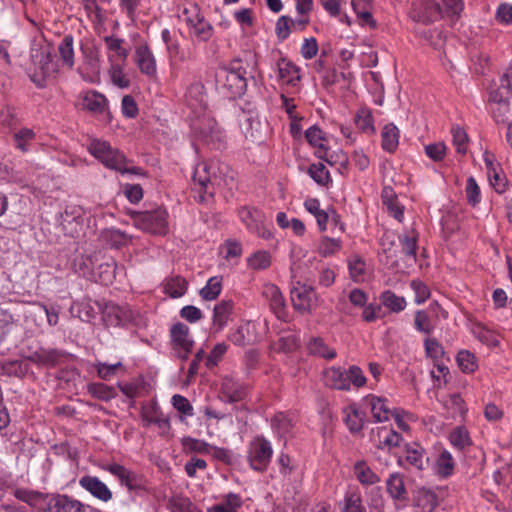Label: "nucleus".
<instances>
[{
  "mask_svg": "<svg viewBox=\"0 0 512 512\" xmlns=\"http://www.w3.org/2000/svg\"><path fill=\"white\" fill-rule=\"evenodd\" d=\"M246 67L236 59L215 71V87L219 94L229 99L242 96L247 89Z\"/></svg>",
  "mask_w": 512,
  "mask_h": 512,
  "instance_id": "obj_3",
  "label": "nucleus"
},
{
  "mask_svg": "<svg viewBox=\"0 0 512 512\" xmlns=\"http://www.w3.org/2000/svg\"><path fill=\"white\" fill-rule=\"evenodd\" d=\"M495 19L500 24L511 25L512 24V4H509V3L500 4L496 9Z\"/></svg>",
  "mask_w": 512,
  "mask_h": 512,
  "instance_id": "obj_64",
  "label": "nucleus"
},
{
  "mask_svg": "<svg viewBox=\"0 0 512 512\" xmlns=\"http://www.w3.org/2000/svg\"><path fill=\"white\" fill-rule=\"evenodd\" d=\"M451 133L452 142L456 149V152L458 154L465 155L469 146L467 133L463 128L459 126L453 127Z\"/></svg>",
  "mask_w": 512,
  "mask_h": 512,
  "instance_id": "obj_54",
  "label": "nucleus"
},
{
  "mask_svg": "<svg viewBox=\"0 0 512 512\" xmlns=\"http://www.w3.org/2000/svg\"><path fill=\"white\" fill-rule=\"evenodd\" d=\"M221 393L229 403L241 401L245 397V389L243 385L231 377L223 378Z\"/></svg>",
  "mask_w": 512,
  "mask_h": 512,
  "instance_id": "obj_27",
  "label": "nucleus"
},
{
  "mask_svg": "<svg viewBox=\"0 0 512 512\" xmlns=\"http://www.w3.org/2000/svg\"><path fill=\"white\" fill-rule=\"evenodd\" d=\"M134 61L142 74L149 78L157 76L156 58L148 44L143 43L135 48Z\"/></svg>",
  "mask_w": 512,
  "mask_h": 512,
  "instance_id": "obj_11",
  "label": "nucleus"
},
{
  "mask_svg": "<svg viewBox=\"0 0 512 512\" xmlns=\"http://www.w3.org/2000/svg\"><path fill=\"white\" fill-rule=\"evenodd\" d=\"M456 360L459 368L464 373H473L478 367L475 355L468 350H461Z\"/></svg>",
  "mask_w": 512,
  "mask_h": 512,
  "instance_id": "obj_53",
  "label": "nucleus"
},
{
  "mask_svg": "<svg viewBox=\"0 0 512 512\" xmlns=\"http://www.w3.org/2000/svg\"><path fill=\"white\" fill-rule=\"evenodd\" d=\"M272 454L270 442L259 436L250 442L247 458L252 469L263 472L267 469Z\"/></svg>",
  "mask_w": 512,
  "mask_h": 512,
  "instance_id": "obj_9",
  "label": "nucleus"
},
{
  "mask_svg": "<svg viewBox=\"0 0 512 512\" xmlns=\"http://www.w3.org/2000/svg\"><path fill=\"white\" fill-rule=\"evenodd\" d=\"M487 178L490 185L497 193L505 192L508 180L501 167L497 168L496 170L492 169V171L487 174Z\"/></svg>",
  "mask_w": 512,
  "mask_h": 512,
  "instance_id": "obj_57",
  "label": "nucleus"
},
{
  "mask_svg": "<svg viewBox=\"0 0 512 512\" xmlns=\"http://www.w3.org/2000/svg\"><path fill=\"white\" fill-rule=\"evenodd\" d=\"M39 64L41 72L34 74L31 79L38 87H43L47 79L55 77L58 72V65L48 54L41 55Z\"/></svg>",
  "mask_w": 512,
  "mask_h": 512,
  "instance_id": "obj_25",
  "label": "nucleus"
},
{
  "mask_svg": "<svg viewBox=\"0 0 512 512\" xmlns=\"http://www.w3.org/2000/svg\"><path fill=\"white\" fill-rule=\"evenodd\" d=\"M348 269L353 281H364L366 276V263L361 257L357 255L350 257L348 259Z\"/></svg>",
  "mask_w": 512,
  "mask_h": 512,
  "instance_id": "obj_49",
  "label": "nucleus"
},
{
  "mask_svg": "<svg viewBox=\"0 0 512 512\" xmlns=\"http://www.w3.org/2000/svg\"><path fill=\"white\" fill-rule=\"evenodd\" d=\"M187 105L195 112H201L206 107L207 95L202 83L191 84L185 94Z\"/></svg>",
  "mask_w": 512,
  "mask_h": 512,
  "instance_id": "obj_22",
  "label": "nucleus"
},
{
  "mask_svg": "<svg viewBox=\"0 0 512 512\" xmlns=\"http://www.w3.org/2000/svg\"><path fill=\"white\" fill-rule=\"evenodd\" d=\"M35 133L32 129L21 128L14 133L15 147L22 152H27L31 149L32 143L35 140Z\"/></svg>",
  "mask_w": 512,
  "mask_h": 512,
  "instance_id": "obj_47",
  "label": "nucleus"
},
{
  "mask_svg": "<svg viewBox=\"0 0 512 512\" xmlns=\"http://www.w3.org/2000/svg\"><path fill=\"white\" fill-rule=\"evenodd\" d=\"M58 52L63 66L68 69L74 67V39L72 35H65L58 45Z\"/></svg>",
  "mask_w": 512,
  "mask_h": 512,
  "instance_id": "obj_36",
  "label": "nucleus"
},
{
  "mask_svg": "<svg viewBox=\"0 0 512 512\" xmlns=\"http://www.w3.org/2000/svg\"><path fill=\"white\" fill-rule=\"evenodd\" d=\"M418 20L423 22H434L443 17V11L435 0H420Z\"/></svg>",
  "mask_w": 512,
  "mask_h": 512,
  "instance_id": "obj_29",
  "label": "nucleus"
},
{
  "mask_svg": "<svg viewBox=\"0 0 512 512\" xmlns=\"http://www.w3.org/2000/svg\"><path fill=\"white\" fill-rule=\"evenodd\" d=\"M255 322H245L240 325L233 334L232 339L239 345L251 344L258 340V336L251 332Z\"/></svg>",
  "mask_w": 512,
  "mask_h": 512,
  "instance_id": "obj_43",
  "label": "nucleus"
},
{
  "mask_svg": "<svg viewBox=\"0 0 512 512\" xmlns=\"http://www.w3.org/2000/svg\"><path fill=\"white\" fill-rule=\"evenodd\" d=\"M474 336L479 339L482 343L497 346L499 341L497 339V334L487 328L482 322H474L473 327L471 328Z\"/></svg>",
  "mask_w": 512,
  "mask_h": 512,
  "instance_id": "obj_44",
  "label": "nucleus"
},
{
  "mask_svg": "<svg viewBox=\"0 0 512 512\" xmlns=\"http://www.w3.org/2000/svg\"><path fill=\"white\" fill-rule=\"evenodd\" d=\"M290 273L292 279L291 301L293 307L301 313L310 312L317 305V296L312 285L313 271L303 270L300 259L291 255Z\"/></svg>",
  "mask_w": 512,
  "mask_h": 512,
  "instance_id": "obj_2",
  "label": "nucleus"
},
{
  "mask_svg": "<svg viewBox=\"0 0 512 512\" xmlns=\"http://www.w3.org/2000/svg\"><path fill=\"white\" fill-rule=\"evenodd\" d=\"M453 469L454 460L452 455L446 450L442 451L437 459L438 474L443 477H447L452 474Z\"/></svg>",
  "mask_w": 512,
  "mask_h": 512,
  "instance_id": "obj_58",
  "label": "nucleus"
},
{
  "mask_svg": "<svg viewBox=\"0 0 512 512\" xmlns=\"http://www.w3.org/2000/svg\"><path fill=\"white\" fill-rule=\"evenodd\" d=\"M506 89H498L491 91L489 96V111L497 122H503L506 113L508 112V96Z\"/></svg>",
  "mask_w": 512,
  "mask_h": 512,
  "instance_id": "obj_17",
  "label": "nucleus"
},
{
  "mask_svg": "<svg viewBox=\"0 0 512 512\" xmlns=\"http://www.w3.org/2000/svg\"><path fill=\"white\" fill-rule=\"evenodd\" d=\"M308 143L315 149L317 158L332 164L329 157V141L325 133L317 126H311L305 132Z\"/></svg>",
  "mask_w": 512,
  "mask_h": 512,
  "instance_id": "obj_12",
  "label": "nucleus"
},
{
  "mask_svg": "<svg viewBox=\"0 0 512 512\" xmlns=\"http://www.w3.org/2000/svg\"><path fill=\"white\" fill-rule=\"evenodd\" d=\"M84 109L92 113L99 121L108 124L112 121V113L106 96L96 90H88L81 95Z\"/></svg>",
  "mask_w": 512,
  "mask_h": 512,
  "instance_id": "obj_8",
  "label": "nucleus"
},
{
  "mask_svg": "<svg viewBox=\"0 0 512 512\" xmlns=\"http://www.w3.org/2000/svg\"><path fill=\"white\" fill-rule=\"evenodd\" d=\"M400 131L393 123L385 124L381 130V147L388 153H393L399 145Z\"/></svg>",
  "mask_w": 512,
  "mask_h": 512,
  "instance_id": "obj_30",
  "label": "nucleus"
},
{
  "mask_svg": "<svg viewBox=\"0 0 512 512\" xmlns=\"http://www.w3.org/2000/svg\"><path fill=\"white\" fill-rule=\"evenodd\" d=\"M188 288L186 279L180 275L167 277L162 283V291L171 298L182 297Z\"/></svg>",
  "mask_w": 512,
  "mask_h": 512,
  "instance_id": "obj_28",
  "label": "nucleus"
},
{
  "mask_svg": "<svg viewBox=\"0 0 512 512\" xmlns=\"http://www.w3.org/2000/svg\"><path fill=\"white\" fill-rule=\"evenodd\" d=\"M373 418L377 422L389 420L391 415L390 409L386 405V400L380 397H372L369 400Z\"/></svg>",
  "mask_w": 512,
  "mask_h": 512,
  "instance_id": "obj_48",
  "label": "nucleus"
},
{
  "mask_svg": "<svg viewBox=\"0 0 512 512\" xmlns=\"http://www.w3.org/2000/svg\"><path fill=\"white\" fill-rule=\"evenodd\" d=\"M324 382L327 386L338 390H349V377L346 370L331 367L324 372Z\"/></svg>",
  "mask_w": 512,
  "mask_h": 512,
  "instance_id": "obj_26",
  "label": "nucleus"
},
{
  "mask_svg": "<svg viewBox=\"0 0 512 512\" xmlns=\"http://www.w3.org/2000/svg\"><path fill=\"white\" fill-rule=\"evenodd\" d=\"M135 225L146 232L165 235L168 232V212L159 207L153 211L139 212L135 216Z\"/></svg>",
  "mask_w": 512,
  "mask_h": 512,
  "instance_id": "obj_7",
  "label": "nucleus"
},
{
  "mask_svg": "<svg viewBox=\"0 0 512 512\" xmlns=\"http://www.w3.org/2000/svg\"><path fill=\"white\" fill-rule=\"evenodd\" d=\"M79 484L101 501L107 502L112 498V492L107 485L95 476H83Z\"/></svg>",
  "mask_w": 512,
  "mask_h": 512,
  "instance_id": "obj_20",
  "label": "nucleus"
},
{
  "mask_svg": "<svg viewBox=\"0 0 512 512\" xmlns=\"http://www.w3.org/2000/svg\"><path fill=\"white\" fill-rule=\"evenodd\" d=\"M65 353L57 349H43L40 348L37 351L27 356V360L42 366L54 367L56 366Z\"/></svg>",
  "mask_w": 512,
  "mask_h": 512,
  "instance_id": "obj_23",
  "label": "nucleus"
},
{
  "mask_svg": "<svg viewBox=\"0 0 512 512\" xmlns=\"http://www.w3.org/2000/svg\"><path fill=\"white\" fill-rule=\"evenodd\" d=\"M105 314L112 320H129L133 318L132 311L127 307H121L118 305L111 304L106 307Z\"/></svg>",
  "mask_w": 512,
  "mask_h": 512,
  "instance_id": "obj_62",
  "label": "nucleus"
},
{
  "mask_svg": "<svg viewBox=\"0 0 512 512\" xmlns=\"http://www.w3.org/2000/svg\"><path fill=\"white\" fill-rule=\"evenodd\" d=\"M371 440L378 449H391L400 445L402 436L393 429L380 427L372 430Z\"/></svg>",
  "mask_w": 512,
  "mask_h": 512,
  "instance_id": "obj_19",
  "label": "nucleus"
},
{
  "mask_svg": "<svg viewBox=\"0 0 512 512\" xmlns=\"http://www.w3.org/2000/svg\"><path fill=\"white\" fill-rule=\"evenodd\" d=\"M386 489L390 497L395 501H405L408 498L403 477L399 473L389 475L386 480Z\"/></svg>",
  "mask_w": 512,
  "mask_h": 512,
  "instance_id": "obj_31",
  "label": "nucleus"
},
{
  "mask_svg": "<svg viewBox=\"0 0 512 512\" xmlns=\"http://www.w3.org/2000/svg\"><path fill=\"white\" fill-rule=\"evenodd\" d=\"M278 343L279 350L284 353H291L300 347L299 337L292 332L285 333L284 335L280 336Z\"/></svg>",
  "mask_w": 512,
  "mask_h": 512,
  "instance_id": "obj_59",
  "label": "nucleus"
},
{
  "mask_svg": "<svg viewBox=\"0 0 512 512\" xmlns=\"http://www.w3.org/2000/svg\"><path fill=\"white\" fill-rule=\"evenodd\" d=\"M101 240L111 248H118L130 243L131 238L117 228H106L100 233Z\"/></svg>",
  "mask_w": 512,
  "mask_h": 512,
  "instance_id": "obj_33",
  "label": "nucleus"
},
{
  "mask_svg": "<svg viewBox=\"0 0 512 512\" xmlns=\"http://www.w3.org/2000/svg\"><path fill=\"white\" fill-rule=\"evenodd\" d=\"M381 304L392 312H400L406 307L404 297L398 296L390 290L384 291L380 296Z\"/></svg>",
  "mask_w": 512,
  "mask_h": 512,
  "instance_id": "obj_46",
  "label": "nucleus"
},
{
  "mask_svg": "<svg viewBox=\"0 0 512 512\" xmlns=\"http://www.w3.org/2000/svg\"><path fill=\"white\" fill-rule=\"evenodd\" d=\"M451 444L459 450H464L471 445V439L467 429L464 427L455 428L449 435Z\"/></svg>",
  "mask_w": 512,
  "mask_h": 512,
  "instance_id": "obj_55",
  "label": "nucleus"
},
{
  "mask_svg": "<svg viewBox=\"0 0 512 512\" xmlns=\"http://www.w3.org/2000/svg\"><path fill=\"white\" fill-rule=\"evenodd\" d=\"M307 347L311 354L323 358L333 359L336 356L335 350H329L324 341L319 337L312 338Z\"/></svg>",
  "mask_w": 512,
  "mask_h": 512,
  "instance_id": "obj_56",
  "label": "nucleus"
},
{
  "mask_svg": "<svg viewBox=\"0 0 512 512\" xmlns=\"http://www.w3.org/2000/svg\"><path fill=\"white\" fill-rule=\"evenodd\" d=\"M46 512H86V507L78 500L58 494L49 500Z\"/></svg>",
  "mask_w": 512,
  "mask_h": 512,
  "instance_id": "obj_18",
  "label": "nucleus"
},
{
  "mask_svg": "<svg viewBox=\"0 0 512 512\" xmlns=\"http://www.w3.org/2000/svg\"><path fill=\"white\" fill-rule=\"evenodd\" d=\"M355 122L358 128L366 134L376 132L372 111L367 107H361L355 116Z\"/></svg>",
  "mask_w": 512,
  "mask_h": 512,
  "instance_id": "obj_40",
  "label": "nucleus"
},
{
  "mask_svg": "<svg viewBox=\"0 0 512 512\" xmlns=\"http://www.w3.org/2000/svg\"><path fill=\"white\" fill-rule=\"evenodd\" d=\"M263 297L269 301L270 309L278 320L285 317V300L279 287L273 283H265L262 287Z\"/></svg>",
  "mask_w": 512,
  "mask_h": 512,
  "instance_id": "obj_15",
  "label": "nucleus"
},
{
  "mask_svg": "<svg viewBox=\"0 0 512 512\" xmlns=\"http://www.w3.org/2000/svg\"><path fill=\"white\" fill-rule=\"evenodd\" d=\"M309 176L320 186H327L330 182V173L323 163L311 164L308 168Z\"/></svg>",
  "mask_w": 512,
  "mask_h": 512,
  "instance_id": "obj_51",
  "label": "nucleus"
},
{
  "mask_svg": "<svg viewBox=\"0 0 512 512\" xmlns=\"http://www.w3.org/2000/svg\"><path fill=\"white\" fill-rule=\"evenodd\" d=\"M342 249V241L339 238L323 236L317 245V252L323 257H331Z\"/></svg>",
  "mask_w": 512,
  "mask_h": 512,
  "instance_id": "obj_41",
  "label": "nucleus"
},
{
  "mask_svg": "<svg viewBox=\"0 0 512 512\" xmlns=\"http://www.w3.org/2000/svg\"><path fill=\"white\" fill-rule=\"evenodd\" d=\"M222 290V278L219 276H214L208 279L206 285L200 290V296L204 300H214L216 299Z\"/></svg>",
  "mask_w": 512,
  "mask_h": 512,
  "instance_id": "obj_50",
  "label": "nucleus"
},
{
  "mask_svg": "<svg viewBox=\"0 0 512 512\" xmlns=\"http://www.w3.org/2000/svg\"><path fill=\"white\" fill-rule=\"evenodd\" d=\"M89 392L93 397L103 401H109L116 396L115 389L103 383H95L89 386Z\"/></svg>",
  "mask_w": 512,
  "mask_h": 512,
  "instance_id": "obj_60",
  "label": "nucleus"
},
{
  "mask_svg": "<svg viewBox=\"0 0 512 512\" xmlns=\"http://www.w3.org/2000/svg\"><path fill=\"white\" fill-rule=\"evenodd\" d=\"M303 270L319 271L318 283L322 287H330L336 279V273L331 267L324 265L316 256H311L308 259L301 261Z\"/></svg>",
  "mask_w": 512,
  "mask_h": 512,
  "instance_id": "obj_14",
  "label": "nucleus"
},
{
  "mask_svg": "<svg viewBox=\"0 0 512 512\" xmlns=\"http://www.w3.org/2000/svg\"><path fill=\"white\" fill-rule=\"evenodd\" d=\"M108 74L113 85L118 88L125 89L130 86V80L125 73V63L112 62L109 63Z\"/></svg>",
  "mask_w": 512,
  "mask_h": 512,
  "instance_id": "obj_37",
  "label": "nucleus"
},
{
  "mask_svg": "<svg viewBox=\"0 0 512 512\" xmlns=\"http://www.w3.org/2000/svg\"><path fill=\"white\" fill-rule=\"evenodd\" d=\"M193 181L209 195L216 192L226 196L232 195L238 185L236 172L219 159L197 164L193 172Z\"/></svg>",
  "mask_w": 512,
  "mask_h": 512,
  "instance_id": "obj_1",
  "label": "nucleus"
},
{
  "mask_svg": "<svg viewBox=\"0 0 512 512\" xmlns=\"http://www.w3.org/2000/svg\"><path fill=\"white\" fill-rule=\"evenodd\" d=\"M246 262L247 267L251 270H266L272 264V256L267 250H257L247 258Z\"/></svg>",
  "mask_w": 512,
  "mask_h": 512,
  "instance_id": "obj_38",
  "label": "nucleus"
},
{
  "mask_svg": "<svg viewBox=\"0 0 512 512\" xmlns=\"http://www.w3.org/2000/svg\"><path fill=\"white\" fill-rule=\"evenodd\" d=\"M103 40L106 46L108 62L126 63L129 56V49L126 46V41L115 35L105 36Z\"/></svg>",
  "mask_w": 512,
  "mask_h": 512,
  "instance_id": "obj_16",
  "label": "nucleus"
},
{
  "mask_svg": "<svg viewBox=\"0 0 512 512\" xmlns=\"http://www.w3.org/2000/svg\"><path fill=\"white\" fill-rule=\"evenodd\" d=\"M279 77L289 85H296L300 81L299 68L291 61L281 58L277 62Z\"/></svg>",
  "mask_w": 512,
  "mask_h": 512,
  "instance_id": "obj_34",
  "label": "nucleus"
},
{
  "mask_svg": "<svg viewBox=\"0 0 512 512\" xmlns=\"http://www.w3.org/2000/svg\"><path fill=\"white\" fill-rule=\"evenodd\" d=\"M170 336L173 349L178 348H193L194 341L190 336V331L187 325L182 322H177L170 329Z\"/></svg>",
  "mask_w": 512,
  "mask_h": 512,
  "instance_id": "obj_24",
  "label": "nucleus"
},
{
  "mask_svg": "<svg viewBox=\"0 0 512 512\" xmlns=\"http://www.w3.org/2000/svg\"><path fill=\"white\" fill-rule=\"evenodd\" d=\"M238 217L250 233L264 240L273 238L272 228L266 223L265 214L261 210L251 206H242L238 210Z\"/></svg>",
  "mask_w": 512,
  "mask_h": 512,
  "instance_id": "obj_6",
  "label": "nucleus"
},
{
  "mask_svg": "<svg viewBox=\"0 0 512 512\" xmlns=\"http://www.w3.org/2000/svg\"><path fill=\"white\" fill-rule=\"evenodd\" d=\"M88 151L108 169L115 170L121 174H142L140 168H128L125 155L117 148L112 147L107 141L99 139L91 140Z\"/></svg>",
  "mask_w": 512,
  "mask_h": 512,
  "instance_id": "obj_4",
  "label": "nucleus"
},
{
  "mask_svg": "<svg viewBox=\"0 0 512 512\" xmlns=\"http://www.w3.org/2000/svg\"><path fill=\"white\" fill-rule=\"evenodd\" d=\"M191 130L197 140L211 148L220 150L225 147L226 136L213 118L198 117L192 121Z\"/></svg>",
  "mask_w": 512,
  "mask_h": 512,
  "instance_id": "obj_5",
  "label": "nucleus"
},
{
  "mask_svg": "<svg viewBox=\"0 0 512 512\" xmlns=\"http://www.w3.org/2000/svg\"><path fill=\"white\" fill-rule=\"evenodd\" d=\"M342 512H366L365 507L359 495L355 493L347 494L345 497V505Z\"/></svg>",
  "mask_w": 512,
  "mask_h": 512,
  "instance_id": "obj_63",
  "label": "nucleus"
},
{
  "mask_svg": "<svg viewBox=\"0 0 512 512\" xmlns=\"http://www.w3.org/2000/svg\"><path fill=\"white\" fill-rule=\"evenodd\" d=\"M105 470L117 477L122 485L129 490H140L144 488V480L139 474L127 469L120 464H109Z\"/></svg>",
  "mask_w": 512,
  "mask_h": 512,
  "instance_id": "obj_13",
  "label": "nucleus"
},
{
  "mask_svg": "<svg viewBox=\"0 0 512 512\" xmlns=\"http://www.w3.org/2000/svg\"><path fill=\"white\" fill-rule=\"evenodd\" d=\"M407 462L418 470H424L429 466V457L425 450L418 444L406 447Z\"/></svg>",
  "mask_w": 512,
  "mask_h": 512,
  "instance_id": "obj_32",
  "label": "nucleus"
},
{
  "mask_svg": "<svg viewBox=\"0 0 512 512\" xmlns=\"http://www.w3.org/2000/svg\"><path fill=\"white\" fill-rule=\"evenodd\" d=\"M417 237L414 230L407 231L399 236L402 252L413 260L416 259Z\"/></svg>",
  "mask_w": 512,
  "mask_h": 512,
  "instance_id": "obj_45",
  "label": "nucleus"
},
{
  "mask_svg": "<svg viewBox=\"0 0 512 512\" xmlns=\"http://www.w3.org/2000/svg\"><path fill=\"white\" fill-rule=\"evenodd\" d=\"M465 193L469 204L476 206L481 201L480 187L474 177L470 176L467 179L465 186Z\"/></svg>",
  "mask_w": 512,
  "mask_h": 512,
  "instance_id": "obj_61",
  "label": "nucleus"
},
{
  "mask_svg": "<svg viewBox=\"0 0 512 512\" xmlns=\"http://www.w3.org/2000/svg\"><path fill=\"white\" fill-rule=\"evenodd\" d=\"M354 474L357 480L363 485H373L380 481V478L364 462L358 461L354 465Z\"/></svg>",
  "mask_w": 512,
  "mask_h": 512,
  "instance_id": "obj_39",
  "label": "nucleus"
},
{
  "mask_svg": "<svg viewBox=\"0 0 512 512\" xmlns=\"http://www.w3.org/2000/svg\"><path fill=\"white\" fill-rule=\"evenodd\" d=\"M438 504V496L430 489L419 488L413 495V506L420 512H433Z\"/></svg>",
  "mask_w": 512,
  "mask_h": 512,
  "instance_id": "obj_21",
  "label": "nucleus"
},
{
  "mask_svg": "<svg viewBox=\"0 0 512 512\" xmlns=\"http://www.w3.org/2000/svg\"><path fill=\"white\" fill-rule=\"evenodd\" d=\"M351 5L354 12L363 23L375 26L372 14L369 11L370 0H351Z\"/></svg>",
  "mask_w": 512,
  "mask_h": 512,
  "instance_id": "obj_52",
  "label": "nucleus"
},
{
  "mask_svg": "<svg viewBox=\"0 0 512 512\" xmlns=\"http://www.w3.org/2000/svg\"><path fill=\"white\" fill-rule=\"evenodd\" d=\"M167 507L171 512H201L189 498L180 494L172 496L167 502Z\"/></svg>",
  "mask_w": 512,
  "mask_h": 512,
  "instance_id": "obj_42",
  "label": "nucleus"
},
{
  "mask_svg": "<svg viewBox=\"0 0 512 512\" xmlns=\"http://www.w3.org/2000/svg\"><path fill=\"white\" fill-rule=\"evenodd\" d=\"M304 207L315 217L319 230L325 231L330 216L328 212L321 209L320 201L317 198H308L304 202Z\"/></svg>",
  "mask_w": 512,
  "mask_h": 512,
  "instance_id": "obj_35",
  "label": "nucleus"
},
{
  "mask_svg": "<svg viewBox=\"0 0 512 512\" xmlns=\"http://www.w3.org/2000/svg\"><path fill=\"white\" fill-rule=\"evenodd\" d=\"M186 23L190 33L202 42H207L213 36V26L207 21L197 6L185 9Z\"/></svg>",
  "mask_w": 512,
  "mask_h": 512,
  "instance_id": "obj_10",
  "label": "nucleus"
}]
</instances>
